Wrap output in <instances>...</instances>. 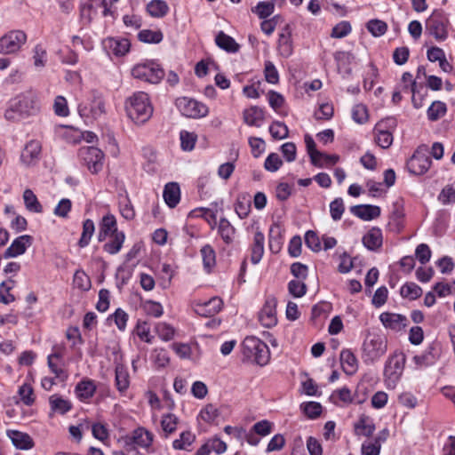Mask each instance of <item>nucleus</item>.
<instances>
[{"label": "nucleus", "instance_id": "f704fd0d", "mask_svg": "<svg viewBox=\"0 0 455 455\" xmlns=\"http://www.w3.org/2000/svg\"><path fill=\"white\" fill-rule=\"evenodd\" d=\"M147 11L154 18H163L169 12V6L164 0H152L147 5Z\"/></svg>", "mask_w": 455, "mask_h": 455}, {"label": "nucleus", "instance_id": "0eeeda50", "mask_svg": "<svg viewBox=\"0 0 455 455\" xmlns=\"http://www.w3.org/2000/svg\"><path fill=\"white\" fill-rule=\"evenodd\" d=\"M134 78L150 84H158L164 76V71L160 65L153 60L136 64L132 69Z\"/></svg>", "mask_w": 455, "mask_h": 455}, {"label": "nucleus", "instance_id": "052dcab7", "mask_svg": "<svg viewBox=\"0 0 455 455\" xmlns=\"http://www.w3.org/2000/svg\"><path fill=\"white\" fill-rule=\"evenodd\" d=\"M264 74L267 83L275 84L279 82L278 71L272 61L267 60L265 62Z\"/></svg>", "mask_w": 455, "mask_h": 455}, {"label": "nucleus", "instance_id": "603ef678", "mask_svg": "<svg viewBox=\"0 0 455 455\" xmlns=\"http://www.w3.org/2000/svg\"><path fill=\"white\" fill-rule=\"evenodd\" d=\"M275 1L276 0H271V2H259L252 11L256 12L260 19H265L274 12Z\"/></svg>", "mask_w": 455, "mask_h": 455}, {"label": "nucleus", "instance_id": "680f3d73", "mask_svg": "<svg viewBox=\"0 0 455 455\" xmlns=\"http://www.w3.org/2000/svg\"><path fill=\"white\" fill-rule=\"evenodd\" d=\"M283 164V161L278 154L271 153L265 160L264 167L267 171L276 172Z\"/></svg>", "mask_w": 455, "mask_h": 455}, {"label": "nucleus", "instance_id": "c03bdc74", "mask_svg": "<svg viewBox=\"0 0 455 455\" xmlns=\"http://www.w3.org/2000/svg\"><path fill=\"white\" fill-rule=\"evenodd\" d=\"M95 227L92 220H86L83 224V232L81 238L78 241V245L81 248L87 246L91 241V238L94 233Z\"/></svg>", "mask_w": 455, "mask_h": 455}, {"label": "nucleus", "instance_id": "ea45409f", "mask_svg": "<svg viewBox=\"0 0 455 455\" xmlns=\"http://www.w3.org/2000/svg\"><path fill=\"white\" fill-rule=\"evenodd\" d=\"M315 158L311 160V163L318 167H329L334 165L339 159L337 155H328L325 153L318 152L315 153Z\"/></svg>", "mask_w": 455, "mask_h": 455}, {"label": "nucleus", "instance_id": "774afa93", "mask_svg": "<svg viewBox=\"0 0 455 455\" xmlns=\"http://www.w3.org/2000/svg\"><path fill=\"white\" fill-rule=\"evenodd\" d=\"M415 255L421 264H426L430 260L432 252L427 244L420 243L415 250Z\"/></svg>", "mask_w": 455, "mask_h": 455}, {"label": "nucleus", "instance_id": "e433bc0d", "mask_svg": "<svg viewBox=\"0 0 455 455\" xmlns=\"http://www.w3.org/2000/svg\"><path fill=\"white\" fill-rule=\"evenodd\" d=\"M277 48L283 57L287 58L291 55L293 48L290 31L287 30L279 35Z\"/></svg>", "mask_w": 455, "mask_h": 455}, {"label": "nucleus", "instance_id": "5701e85b", "mask_svg": "<svg viewBox=\"0 0 455 455\" xmlns=\"http://www.w3.org/2000/svg\"><path fill=\"white\" fill-rule=\"evenodd\" d=\"M265 236L262 232L257 230L253 235V240L250 247L251 261L252 264H258L264 254Z\"/></svg>", "mask_w": 455, "mask_h": 455}, {"label": "nucleus", "instance_id": "9d476101", "mask_svg": "<svg viewBox=\"0 0 455 455\" xmlns=\"http://www.w3.org/2000/svg\"><path fill=\"white\" fill-rule=\"evenodd\" d=\"M26 42L27 35L25 32L22 30H12L0 37V53H16Z\"/></svg>", "mask_w": 455, "mask_h": 455}, {"label": "nucleus", "instance_id": "a878e982", "mask_svg": "<svg viewBox=\"0 0 455 455\" xmlns=\"http://www.w3.org/2000/svg\"><path fill=\"white\" fill-rule=\"evenodd\" d=\"M382 243V232L379 228H372L363 237V245L371 251H375L380 248Z\"/></svg>", "mask_w": 455, "mask_h": 455}, {"label": "nucleus", "instance_id": "bf43d9fd", "mask_svg": "<svg viewBox=\"0 0 455 455\" xmlns=\"http://www.w3.org/2000/svg\"><path fill=\"white\" fill-rule=\"evenodd\" d=\"M439 201L443 204H448L455 202V182L444 187L438 196Z\"/></svg>", "mask_w": 455, "mask_h": 455}, {"label": "nucleus", "instance_id": "c85d7f7f", "mask_svg": "<svg viewBox=\"0 0 455 455\" xmlns=\"http://www.w3.org/2000/svg\"><path fill=\"white\" fill-rule=\"evenodd\" d=\"M216 44L222 50L235 53L239 51L240 45L235 41L233 37L220 31L215 37Z\"/></svg>", "mask_w": 455, "mask_h": 455}, {"label": "nucleus", "instance_id": "b1692460", "mask_svg": "<svg viewBox=\"0 0 455 455\" xmlns=\"http://www.w3.org/2000/svg\"><path fill=\"white\" fill-rule=\"evenodd\" d=\"M77 398L82 402H87L96 392V385L92 379H83L78 382L75 388Z\"/></svg>", "mask_w": 455, "mask_h": 455}, {"label": "nucleus", "instance_id": "13d9d810", "mask_svg": "<svg viewBox=\"0 0 455 455\" xmlns=\"http://www.w3.org/2000/svg\"><path fill=\"white\" fill-rule=\"evenodd\" d=\"M73 283L76 287L83 291H87L91 287L90 278L83 270L76 271Z\"/></svg>", "mask_w": 455, "mask_h": 455}, {"label": "nucleus", "instance_id": "39448f33", "mask_svg": "<svg viewBox=\"0 0 455 455\" xmlns=\"http://www.w3.org/2000/svg\"><path fill=\"white\" fill-rule=\"evenodd\" d=\"M243 354L259 366H265L270 360L267 345L255 336H247L243 343Z\"/></svg>", "mask_w": 455, "mask_h": 455}, {"label": "nucleus", "instance_id": "7c9ffc66", "mask_svg": "<svg viewBox=\"0 0 455 455\" xmlns=\"http://www.w3.org/2000/svg\"><path fill=\"white\" fill-rule=\"evenodd\" d=\"M49 403L52 412L65 414L72 409V403L69 400L64 399L60 395L55 394L50 396Z\"/></svg>", "mask_w": 455, "mask_h": 455}, {"label": "nucleus", "instance_id": "de8ad7c7", "mask_svg": "<svg viewBox=\"0 0 455 455\" xmlns=\"http://www.w3.org/2000/svg\"><path fill=\"white\" fill-rule=\"evenodd\" d=\"M195 439V435L190 431H185L180 435V438L173 441L172 446L175 450H186L194 443Z\"/></svg>", "mask_w": 455, "mask_h": 455}, {"label": "nucleus", "instance_id": "72a5a7b5", "mask_svg": "<svg viewBox=\"0 0 455 455\" xmlns=\"http://www.w3.org/2000/svg\"><path fill=\"white\" fill-rule=\"evenodd\" d=\"M110 240L103 246L105 251L109 254H116L120 251L125 239L124 232L115 233L108 235Z\"/></svg>", "mask_w": 455, "mask_h": 455}, {"label": "nucleus", "instance_id": "f3484780", "mask_svg": "<svg viewBox=\"0 0 455 455\" xmlns=\"http://www.w3.org/2000/svg\"><path fill=\"white\" fill-rule=\"evenodd\" d=\"M154 434L145 427H138L132 433V443L137 446L148 451L154 442Z\"/></svg>", "mask_w": 455, "mask_h": 455}, {"label": "nucleus", "instance_id": "ddd939ff", "mask_svg": "<svg viewBox=\"0 0 455 455\" xmlns=\"http://www.w3.org/2000/svg\"><path fill=\"white\" fill-rule=\"evenodd\" d=\"M276 304L275 297L271 296L266 299L265 304L259 313V321L262 326L271 328L277 323Z\"/></svg>", "mask_w": 455, "mask_h": 455}, {"label": "nucleus", "instance_id": "412c9836", "mask_svg": "<svg viewBox=\"0 0 455 455\" xmlns=\"http://www.w3.org/2000/svg\"><path fill=\"white\" fill-rule=\"evenodd\" d=\"M350 212L363 220H371L380 215V208L371 204L355 205Z\"/></svg>", "mask_w": 455, "mask_h": 455}, {"label": "nucleus", "instance_id": "864d4df0", "mask_svg": "<svg viewBox=\"0 0 455 455\" xmlns=\"http://www.w3.org/2000/svg\"><path fill=\"white\" fill-rule=\"evenodd\" d=\"M367 29L374 36H383L387 30V25L380 20H371L366 25Z\"/></svg>", "mask_w": 455, "mask_h": 455}, {"label": "nucleus", "instance_id": "cd10ccee", "mask_svg": "<svg viewBox=\"0 0 455 455\" xmlns=\"http://www.w3.org/2000/svg\"><path fill=\"white\" fill-rule=\"evenodd\" d=\"M166 204L174 208L180 200V189L178 183L170 182L165 185L163 194Z\"/></svg>", "mask_w": 455, "mask_h": 455}, {"label": "nucleus", "instance_id": "7ed1b4c3", "mask_svg": "<svg viewBox=\"0 0 455 455\" xmlns=\"http://www.w3.org/2000/svg\"><path fill=\"white\" fill-rule=\"evenodd\" d=\"M38 109L36 98L32 93L19 96L6 109L4 117L12 122L20 121L34 115Z\"/></svg>", "mask_w": 455, "mask_h": 455}, {"label": "nucleus", "instance_id": "79ce46f5", "mask_svg": "<svg viewBox=\"0 0 455 455\" xmlns=\"http://www.w3.org/2000/svg\"><path fill=\"white\" fill-rule=\"evenodd\" d=\"M400 294L403 298L414 300L422 295V289L415 283H406L401 287Z\"/></svg>", "mask_w": 455, "mask_h": 455}, {"label": "nucleus", "instance_id": "4468645a", "mask_svg": "<svg viewBox=\"0 0 455 455\" xmlns=\"http://www.w3.org/2000/svg\"><path fill=\"white\" fill-rule=\"evenodd\" d=\"M42 144L39 140H31L24 147L21 155V162L29 166L36 164L41 156Z\"/></svg>", "mask_w": 455, "mask_h": 455}, {"label": "nucleus", "instance_id": "4c0bfd02", "mask_svg": "<svg viewBox=\"0 0 455 455\" xmlns=\"http://www.w3.org/2000/svg\"><path fill=\"white\" fill-rule=\"evenodd\" d=\"M23 200L27 210H28L29 212L37 213L43 212V207L41 204L39 203L36 196L31 189H25V191L23 192Z\"/></svg>", "mask_w": 455, "mask_h": 455}, {"label": "nucleus", "instance_id": "6ab92c4d", "mask_svg": "<svg viewBox=\"0 0 455 455\" xmlns=\"http://www.w3.org/2000/svg\"><path fill=\"white\" fill-rule=\"evenodd\" d=\"M6 435L17 449L29 450L35 445L33 439L27 433L18 430H7Z\"/></svg>", "mask_w": 455, "mask_h": 455}, {"label": "nucleus", "instance_id": "8fccbe9b", "mask_svg": "<svg viewBox=\"0 0 455 455\" xmlns=\"http://www.w3.org/2000/svg\"><path fill=\"white\" fill-rule=\"evenodd\" d=\"M91 112L94 118L105 114V100L99 93H93V99L91 104Z\"/></svg>", "mask_w": 455, "mask_h": 455}, {"label": "nucleus", "instance_id": "1a4fd4ad", "mask_svg": "<svg viewBox=\"0 0 455 455\" xmlns=\"http://www.w3.org/2000/svg\"><path fill=\"white\" fill-rule=\"evenodd\" d=\"M176 106L183 116L190 118L204 117L209 113L205 104L187 97L177 99Z\"/></svg>", "mask_w": 455, "mask_h": 455}, {"label": "nucleus", "instance_id": "e2e57ef3", "mask_svg": "<svg viewBox=\"0 0 455 455\" xmlns=\"http://www.w3.org/2000/svg\"><path fill=\"white\" fill-rule=\"evenodd\" d=\"M352 30L348 21H340L331 30V36L333 38H343L347 36Z\"/></svg>", "mask_w": 455, "mask_h": 455}, {"label": "nucleus", "instance_id": "9b49d317", "mask_svg": "<svg viewBox=\"0 0 455 455\" xmlns=\"http://www.w3.org/2000/svg\"><path fill=\"white\" fill-rule=\"evenodd\" d=\"M427 146H421L407 161L406 166L411 173L415 175H422L428 171L432 162L427 156Z\"/></svg>", "mask_w": 455, "mask_h": 455}, {"label": "nucleus", "instance_id": "3c124183", "mask_svg": "<svg viewBox=\"0 0 455 455\" xmlns=\"http://www.w3.org/2000/svg\"><path fill=\"white\" fill-rule=\"evenodd\" d=\"M181 148L185 151H191L196 145V134L187 131H181L180 133Z\"/></svg>", "mask_w": 455, "mask_h": 455}, {"label": "nucleus", "instance_id": "2eb2a0df", "mask_svg": "<svg viewBox=\"0 0 455 455\" xmlns=\"http://www.w3.org/2000/svg\"><path fill=\"white\" fill-rule=\"evenodd\" d=\"M32 243V237L28 235H23L17 237L12 244L5 250L4 258H14L23 254L27 248Z\"/></svg>", "mask_w": 455, "mask_h": 455}, {"label": "nucleus", "instance_id": "4be33fe9", "mask_svg": "<svg viewBox=\"0 0 455 455\" xmlns=\"http://www.w3.org/2000/svg\"><path fill=\"white\" fill-rule=\"evenodd\" d=\"M117 230V223L116 217L113 214L105 215L100 223L99 241L102 242L106 238L115 233H120Z\"/></svg>", "mask_w": 455, "mask_h": 455}, {"label": "nucleus", "instance_id": "a18cd8bd", "mask_svg": "<svg viewBox=\"0 0 455 455\" xmlns=\"http://www.w3.org/2000/svg\"><path fill=\"white\" fill-rule=\"evenodd\" d=\"M447 108L445 103L436 100L434 101L427 109V117L431 121H437L446 114Z\"/></svg>", "mask_w": 455, "mask_h": 455}, {"label": "nucleus", "instance_id": "2f4dec72", "mask_svg": "<svg viewBox=\"0 0 455 455\" xmlns=\"http://www.w3.org/2000/svg\"><path fill=\"white\" fill-rule=\"evenodd\" d=\"M264 120V111L262 108L253 106L243 111V121L250 126H259V122Z\"/></svg>", "mask_w": 455, "mask_h": 455}, {"label": "nucleus", "instance_id": "69168bd1", "mask_svg": "<svg viewBox=\"0 0 455 455\" xmlns=\"http://www.w3.org/2000/svg\"><path fill=\"white\" fill-rule=\"evenodd\" d=\"M54 113L59 116H68L69 109L67 100L63 96H57L53 104Z\"/></svg>", "mask_w": 455, "mask_h": 455}, {"label": "nucleus", "instance_id": "f257e3e1", "mask_svg": "<svg viewBox=\"0 0 455 455\" xmlns=\"http://www.w3.org/2000/svg\"><path fill=\"white\" fill-rule=\"evenodd\" d=\"M125 110L134 123L143 124L150 119L154 109L148 95L136 92L125 100Z\"/></svg>", "mask_w": 455, "mask_h": 455}, {"label": "nucleus", "instance_id": "338daca9", "mask_svg": "<svg viewBox=\"0 0 455 455\" xmlns=\"http://www.w3.org/2000/svg\"><path fill=\"white\" fill-rule=\"evenodd\" d=\"M156 331L165 341L171 340L174 336V329L166 323H158L156 325Z\"/></svg>", "mask_w": 455, "mask_h": 455}, {"label": "nucleus", "instance_id": "6e6552de", "mask_svg": "<svg viewBox=\"0 0 455 455\" xmlns=\"http://www.w3.org/2000/svg\"><path fill=\"white\" fill-rule=\"evenodd\" d=\"M78 156L91 173L96 174L102 170L105 155L100 148L92 146L83 147L79 149Z\"/></svg>", "mask_w": 455, "mask_h": 455}, {"label": "nucleus", "instance_id": "49530a36", "mask_svg": "<svg viewBox=\"0 0 455 455\" xmlns=\"http://www.w3.org/2000/svg\"><path fill=\"white\" fill-rule=\"evenodd\" d=\"M219 409L213 404L205 405L200 411L199 417L206 423H214L220 417Z\"/></svg>", "mask_w": 455, "mask_h": 455}, {"label": "nucleus", "instance_id": "09e8293b", "mask_svg": "<svg viewBox=\"0 0 455 455\" xmlns=\"http://www.w3.org/2000/svg\"><path fill=\"white\" fill-rule=\"evenodd\" d=\"M269 132L273 139L283 140L288 137L289 130L288 127L282 122L275 121L269 126Z\"/></svg>", "mask_w": 455, "mask_h": 455}, {"label": "nucleus", "instance_id": "6e6d98bb", "mask_svg": "<svg viewBox=\"0 0 455 455\" xmlns=\"http://www.w3.org/2000/svg\"><path fill=\"white\" fill-rule=\"evenodd\" d=\"M345 212V206L342 198H336L330 204V213L334 221L341 219Z\"/></svg>", "mask_w": 455, "mask_h": 455}, {"label": "nucleus", "instance_id": "f8f14e48", "mask_svg": "<svg viewBox=\"0 0 455 455\" xmlns=\"http://www.w3.org/2000/svg\"><path fill=\"white\" fill-rule=\"evenodd\" d=\"M395 125L394 118H387L379 122L374 129L375 140L377 144L382 148H388L393 143V134L387 131V127Z\"/></svg>", "mask_w": 455, "mask_h": 455}, {"label": "nucleus", "instance_id": "a19ab883", "mask_svg": "<svg viewBox=\"0 0 455 455\" xmlns=\"http://www.w3.org/2000/svg\"><path fill=\"white\" fill-rule=\"evenodd\" d=\"M179 419L176 415L172 413L163 415L161 419V427L166 437L176 431Z\"/></svg>", "mask_w": 455, "mask_h": 455}, {"label": "nucleus", "instance_id": "58836bf2", "mask_svg": "<svg viewBox=\"0 0 455 455\" xmlns=\"http://www.w3.org/2000/svg\"><path fill=\"white\" fill-rule=\"evenodd\" d=\"M204 268L210 272L216 265V252L210 244H205L200 250Z\"/></svg>", "mask_w": 455, "mask_h": 455}, {"label": "nucleus", "instance_id": "37998d69", "mask_svg": "<svg viewBox=\"0 0 455 455\" xmlns=\"http://www.w3.org/2000/svg\"><path fill=\"white\" fill-rule=\"evenodd\" d=\"M163 37V33L160 30L143 29L138 34L139 40L147 44H158Z\"/></svg>", "mask_w": 455, "mask_h": 455}, {"label": "nucleus", "instance_id": "c9c22d12", "mask_svg": "<svg viewBox=\"0 0 455 455\" xmlns=\"http://www.w3.org/2000/svg\"><path fill=\"white\" fill-rule=\"evenodd\" d=\"M218 233L227 244H230L234 240L235 229L227 219L222 218L220 220Z\"/></svg>", "mask_w": 455, "mask_h": 455}, {"label": "nucleus", "instance_id": "a211bd4d", "mask_svg": "<svg viewBox=\"0 0 455 455\" xmlns=\"http://www.w3.org/2000/svg\"><path fill=\"white\" fill-rule=\"evenodd\" d=\"M379 320L386 328L400 331L407 325V318L400 314L384 312Z\"/></svg>", "mask_w": 455, "mask_h": 455}, {"label": "nucleus", "instance_id": "dca6fc26", "mask_svg": "<svg viewBox=\"0 0 455 455\" xmlns=\"http://www.w3.org/2000/svg\"><path fill=\"white\" fill-rule=\"evenodd\" d=\"M223 302L220 298L213 297L209 300L196 305V312L204 317H211L219 313Z\"/></svg>", "mask_w": 455, "mask_h": 455}, {"label": "nucleus", "instance_id": "0e129e2a", "mask_svg": "<svg viewBox=\"0 0 455 455\" xmlns=\"http://www.w3.org/2000/svg\"><path fill=\"white\" fill-rule=\"evenodd\" d=\"M352 118L358 124H363L368 120V110L363 104H356L352 109Z\"/></svg>", "mask_w": 455, "mask_h": 455}, {"label": "nucleus", "instance_id": "5fc2aeb1", "mask_svg": "<svg viewBox=\"0 0 455 455\" xmlns=\"http://www.w3.org/2000/svg\"><path fill=\"white\" fill-rule=\"evenodd\" d=\"M18 394L20 397L21 402L25 405L30 406L34 403L35 395H34L33 388L30 385L23 384L22 386H20L19 388Z\"/></svg>", "mask_w": 455, "mask_h": 455}, {"label": "nucleus", "instance_id": "c756f323", "mask_svg": "<svg viewBox=\"0 0 455 455\" xmlns=\"http://www.w3.org/2000/svg\"><path fill=\"white\" fill-rule=\"evenodd\" d=\"M340 363L343 371L349 375L354 374L358 368V362L355 355L349 349H344L340 353Z\"/></svg>", "mask_w": 455, "mask_h": 455}, {"label": "nucleus", "instance_id": "4d7b16f0", "mask_svg": "<svg viewBox=\"0 0 455 455\" xmlns=\"http://www.w3.org/2000/svg\"><path fill=\"white\" fill-rule=\"evenodd\" d=\"M289 292L295 298H301L306 294L307 285L301 280H291L288 283Z\"/></svg>", "mask_w": 455, "mask_h": 455}, {"label": "nucleus", "instance_id": "423d86ee", "mask_svg": "<svg viewBox=\"0 0 455 455\" xmlns=\"http://www.w3.org/2000/svg\"><path fill=\"white\" fill-rule=\"evenodd\" d=\"M449 19L443 11L435 10L427 19L426 33L432 36L436 41L443 42L448 37Z\"/></svg>", "mask_w": 455, "mask_h": 455}, {"label": "nucleus", "instance_id": "20e7f679", "mask_svg": "<svg viewBox=\"0 0 455 455\" xmlns=\"http://www.w3.org/2000/svg\"><path fill=\"white\" fill-rule=\"evenodd\" d=\"M405 362L406 356L401 351H395L387 357L383 371L384 381L387 388H395L403 376Z\"/></svg>", "mask_w": 455, "mask_h": 455}, {"label": "nucleus", "instance_id": "393cba45", "mask_svg": "<svg viewBox=\"0 0 455 455\" xmlns=\"http://www.w3.org/2000/svg\"><path fill=\"white\" fill-rule=\"evenodd\" d=\"M437 357L435 347L430 345L420 355H416L412 360L418 368H422L434 364Z\"/></svg>", "mask_w": 455, "mask_h": 455}, {"label": "nucleus", "instance_id": "f03ea898", "mask_svg": "<svg viewBox=\"0 0 455 455\" xmlns=\"http://www.w3.org/2000/svg\"><path fill=\"white\" fill-rule=\"evenodd\" d=\"M387 350V339L383 334L369 332L362 345V359L366 364L379 361Z\"/></svg>", "mask_w": 455, "mask_h": 455}, {"label": "nucleus", "instance_id": "aec40b11", "mask_svg": "<svg viewBox=\"0 0 455 455\" xmlns=\"http://www.w3.org/2000/svg\"><path fill=\"white\" fill-rule=\"evenodd\" d=\"M115 382L116 389L124 394L130 387V375L127 367L122 363H116Z\"/></svg>", "mask_w": 455, "mask_h": 455}, {"label": "nucleus", "instance_id": "473e14b6", "mask_svg": "<svg viewBox=\"0 0 455 455\" xmlns=\"http://www.w3.org/2000/svg\"><path fill=\"white\" fill-rule=\"evenodd\" d=\"M354 427L356 435L364 436H371L375 430V426L371 419L365 415H362L359 418L355 423Z\"/></svg>", "mask_w": 455, "mask_h": 455}, {"label": "nucleus", "instance_id": "bb28decb", "mask_svg": "<svg viewBox=\"0 0 455 455\" xmlns=\"http://www.w3.org/2000/svg\"><path fill=\"white\" fill-rule=\"evenodd\" d=\"M105 47L116 56H124L130 50V42L128 39L108 38L105 41Z\"/></svg>", "mask_w": 455, "mask_h": 455}]
</instances>
